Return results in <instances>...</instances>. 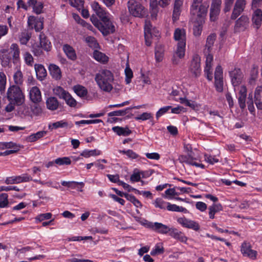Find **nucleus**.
<instances>
[{"label":"nucleus","mask_w":262,"mask_h":262,"mask_svg":"<svg viewBox=\"0 0 262 262\" xmlns=\"http://www.w3.org/2000/svg\"><path fill=\"white\" fill-rule=\"evenodd\" d=\"M9 53L12 55L14 63H16L19 61L20 50L17 44L13 43L11 45Z\"/></svg>","instance_id":"dca6fc26"},{"label":"nucleus","mask_w":262,"mask_h":262,"mask_svg":"<svg viewBox=\"0 0 262 262\" xmlns=\"http://www.w3.org/2000/svg\"><path fill=\"white\" fill-rule=\"evenodd\" d=\"M70 4L77 9H81L83 7L84 1L82 0H69Z\"/></svg>","instance_id":"8fccbe9b"},{"label":"nucleus","mask_w":262,"mask_h":262,"mask_svg":"<svg viewBox=\"0 0 262 262\" xmlns=\"http://www.w3.org/2000/svg\"><path fill=\"white\" fill-rule=\"evenodd\" d=\"M47 132L46 131H39L35 134H33L30 135L27 138V140L29 142H34L40 138L43 137L46 135Z\"/></svg>","instance_id":"c9c22d12"},{"label":"nucleus","mask_w":262,"mask_h":262,"mask_svg":"<svg viewBox=\"0 0 262 262\" xmlns=\"http://www.w3.org/2000/svg\"><path fill=\"white\" fill-rule=\"evenodd\" d=\"M14 83L17 85H21L23 83V75L20 70H17L13 75Z\"/></svg>","instance_id":"58836bf2"},{"label":"nucleus","mask_w":262,"mask_h":262,"mask_svg":"<svg viewBox=\"0 0 262 262\" xmlns=\"http://www.w3.org/2000/svg\"><path fill=\"white\" fill-rule=\"evenodd\" d=\"M127 8L130 14L134 17L143 18L147 15V9L140 2L137 1H128Z\"/></svg>","instance_id":"7ed1b4c3"},{"label":"nucleus","mask_w":262,"mask_h":262,"mask_svg":"<svg viewBox=\"0 0 262 262\" xmlns=\"http://www.w3.org/2000/svg\"><path fill=\"white\" fill-rule=\"evenodd\" d=\"M195 24L193 27V34L195 36L201 35L202 31V26L205 23V20L201 23V20H195Z\"/></svg>","instance_id":"72a5a7b5"},{"label":"nucleus","mask_w":262,"mask_h":262,"mask_svg":"<svg viewBox=\"0 0 262 262\" xmlns=\"http://www.w3.org/2000/svg\"><path fill=\"white\" fill-rule=\"evenodd\" d=\"M248 108L249 112L253 114L254 112V107L253 105V102L252 100V95H249L248 101H247Z\"/></svg>","instance_id":"bf43d9fd"},{"label":"nucleus","mask_w":262,"mask_h":262,"mask_svg":"<svg viewBox=\"0 0 262 262\" xmlns=\"http://www.w3.org/2000/svg\"><path fill=\"white\" fill-rule=\"evenodd\" d=\"M203 0H192L190 7V14L195 20H205L208 12L209 5L203 3Z\"/></svg>","instance_id":"f03ea898"},{"label":"nucleus","mask_w":262,"mask_h":262,"mask_svg":"<svg viewBox=\"0 0 262 262\" xmlns=\"http://www.w3.org/2000/svg\"><path fill=\"white\" fill-rule=\"evenodd\" d=\"M40 46L45 51L48 52L51 49V42L48 39L46 36L43 33L39 35Z\"/></svg>","instance_id":"393cba45"},{"label":"nucleus","mask_w":262,"mask_h":262,"mask_svg":"<svg viewBox=\"0 0 262 262\" xmlns=\"http://www.w3.org/2000/svg\"><path fill=\"white\" fill-rule=\"evenodd\" d=\"M185 46L186 44L185 43H178V47L174 55V58H175L176 56H178L179 58H182L184 57L185 55Z\"/></svg>","instance_id":"f704fd0d"},{"label":"nucleus","mask_w":262,"mask_h":262,"mask_svg":"<svg viewBox=\"0 0 262 262\" xmlns=\"http://www.w3.org/2000/svg\"><path fill=\"white\" fill-rule=\"evenodd\" d=\"M132 107H127L124 110H119L110 112L108 114L109 117L113 116H123L127 114Z\"/></svg>","instance_id":"37998d69"},{"label":"nucleus","mask_w":262,"mask_h":262,"mask_svg":"<svg viewBox=\"0 0 262 262\" xmlns=\"http://www.w3.org/2000/svg\"><path fill=\"white\" fill-rule=\"evenodd\" d=\"M216 36L215 34H211L207 37L206 43V48L207 49L208 52L210 51L211 47L213 45L214 41L216 39Z\"/></svg>","instance_id":"ea45409f"},{"label":"nucleus","mask_w":262,"mask_h":262,"mask_svg":"<svg viewBox=\"0 0 262 262\" xmlns=\"http://www.w3.org/2000/svg\"><path fill=\"white\" fill-rule=\"evenodd\" d=\"M95 80L99 88L104 92H110L113 89L114 80L113 73L108 70L102 69L95 75Z\"/></svg>","instance_id":"f257e3e1"},{"label":"nucleus","mask_w":262,"mask_h":262,"mask_svg":"<svg viewBox=\"0 0 262 262\" xmlns=\"http://www.w3.org/2000/svg\"><path fill=\"white\" fill-rule=\"evenodd\" d=\"M249 18L246 15H242L235 21L234 26V31L235 32H239L244 31L248 26Z\"/></svg>","instance_id":"ddd939ff"},{"label":"nucleus","mask_w":262,"mask_h":262,"mask_svg":"<svg viewBox=\"0 0 262 262\" xmlns=\"http://www.w3.org/2000/svg\"><path fill=\"white\" fill-rule=\"evenodd\" d=\"M180 100L181 103L184 104L186 106H189L191 108H194L196 106V104L193 102H191L185 98H180Z\"/></svg>","instance_id":"5fc2aeb1"},{"label":"nucleus","mask_w":262,"mask_h":262,"mask_svg":"<svg viewBox=\"0 0 262 262\" xmlns=\"http://www.w3.org/2000/svg\"><path fill=\"white\" fill-rule=\"evenodd\" d=\"M64 100L66 101L67 104L71 107H75L77 104V102L75 99L73 98L69 93Z\"/></svg>","instance_id":"09e8293b"},{"label":"nucleus","mask_w":262,"mask_h":262,"mask_svg":"<svg viewBox=\"0 0 262 262\" xmlns=\"http://www.w3.org/2000/svg\"><path fill=\"white\" fill-rule=\"evenodd\" d=\"M55 164L59 165H70L71 164V161L69 157H62L58 158L54 161Z\"/></svg>","instance_id":"a18cd8bd"},{"label":"nucleus","mask_w":262,"mask_h":262,"mask_svg":"<svg viewBox=\"0 0 262 262\" xmlns=\"http://www.w3.org/2000/svg\"><path fill=\"white\" fill-rule=\"evenodd\" d=\"M42 48L38 45L33 47L32 52L35 56H39L42 54Z\"/></svg>","instance_id":"e2e57ef3"},{"label":"nucleus","mask_w":262,"mask_h":262,"mask_svg":"<svg viewBox=\"0 0 262 262\" xmlns=\"http://www.w3.org/2000/svg\"><path fill=\"white\" fill-rule=\"evenodd\" d=\"M31 37L28 32L25 31L21 33L19 37V41L21 44L26 45Z\"/></svg>","instance_id":"49530a36"},{"label":"nucleus","mask_w":262,"mask_h":262,"mask_svg":"<svg viewBox=\"0 0 262 262\" xmlns=\"http://www.w3.org/2000/svg\"><path fill=\"white\" fill-rule=\"evenodd\" d=\"M94 58L98 61L105 63L107 62L108 58L104 53L95 50L93 53Z\"/></svg>","instance_id":"7c9ffc66"},{"label":"nucleus","mask_w":262,"mask_h":262,"mask_svg":"<svg viewBox=\"0 0 262 262\" xmlns=\"http://www.w3.org/2000/svg\"><path fill=\"white\" fill-rule=\"evenodd\" d=\"M34 69L37 79L40 81L43 80L47 75L44 66L41 64H35L34 65Z\"/></svg>","instance_id":"412c9836"},{"label":"nucleus","mask_w":262,"mask_h":262,"mask_svg":"<svg viewBox=\"0 0 262 262\" xmlns=\"http://www.w3.org/2000/svg\"><path fill=\"white\" fill-rule=\"evenodd\" d=\"M208 209L209 210V217L213 219L214 218V214L215 213L223 210V207L221 204H213L212 206L209 207Z\"/></svg>","instance_id":"c85d7f7f"},{"label":"nucleus","mask_w":262,"mask_h":262,"mask_svg":"<svg viewBox=\"0 0 262 262\" xmlns=\"http://www.w3.org/2000/svg\"><path fill=\"white\" fill-rule=\"evenodd\" d=\"M245 0H236L234 7L241 10L242 11H243L245 9Z\"/></svg>","instance_id":"6e6d98bb"},{"label":"nucleus","mask_w":262,"mask_h":262,"mask_svg":"<svg viewBox=\"0 0 262 262\" xmlns=\"http://www.w3.org/2000/svg\"><path fill=\"white\" fill-rule=\"evenodd\" d=\"M187 228L192 229L194 231H198L200 230V226L198 223L195 221L191 220L190 223H189Z\"/></svg>","instance_id":"13d9d810"},{"label":"nucleus","mask_w":262,"mask_h":262,"mask_svg":"<svg viewBox=\"0 0 262 262\" xmlns=\"http://www.w3.org/2000/svg\"><path fill=\"white\" fill-rule=\"evenodd\" d=\"M107 177L113 183H117L118 185L119 184V182H121L119 180V176L118 174L112 175V174H107Z\"/></svg>","instance_id":"338daca9"},{"label":"nucleus","mask_w":262,"mask_h":262,"mask_svg":"<svg viewBox=\"0 0 262 262\" xmlns=\"http://www.w3.org/2000/svg\"><path fill=\"white\" fill-rule=\"evenodd\" d=\"M252 22L256 29L259 28L262 21V11L259 9H256L252 16Z\"/></svg>","instance_id":"4be33fe9"},{"label":"nucleus","mask_w":262,"mask_h":262,"mask_svg":"<svg viewBox=\"0 0 262 262\" xmlns=\"http://www.w3.org/2000/svg\"><path fill=\"white\" fill-rule=\"evenodd\" d=\"M42 8L43 4L41 2H37L36 4L33 7L34 12L37 14H40L42 12Z\"/></svg>","instance_id":"052dcab7"},{"label":"nucleus","mask_w":262,"mask_h":262,"mask_svg":"<svg viewBox=\"0 0 262 262\" xmlns=\"http://www.w3.org/2000/svg\"><path fill=\"white\" fill-rule=\"evenodd\" d=\"M171 108V106H164L162 108H161L156 114V117L158 118L159 117L163 115L164 113H166Z\"/></svg>","instance_id":"69168bd1"},{"label":"nucleus","mask_w":262,"mask_h":262,"mask_svg":"<svg viewBox=\"0 0 262 262\" xmlns=\"http://www.w3.org/2000/svg\"><path fill=\"white\" fill-rule=\"evenodd\" d=\"M166 204L167 203L163 201L161 199H157L155 202V207L162 209H165Z\"/></svg>","instance_id":"864d4df0"},{"label":"nucleus","mask_w":262,"mask_h":262,"mask_svg":"<svg viewBox=\"0 0 262 262\" xmlns=\"http://www.w3.org/2000/svg\"><path fill=\"white\" fill-rule=\"evenodd\" d=\"M174 38L178 43L186 44V33L184 29L177 28L174 33Z\"/></svg>","instance_id":"5701e85b"},{"label":"nucleus","mask_w":262,"mask_h":262,"mask_svg":"<svg viewBox=\"0 0 262 262\" xmlns=\"http://www.w3.org/2000/svg\"><path fill=\"white\" fill-rule=\"evenodd\" d=\"M1 196L2 197L0 198V208L7 207L9 204L8 194L3 193L1 194Z\"/></svg>","instance_id":"de8ad7c7"},{"label":"nucleus","mask_w":262,"mask_h":262,"mask_svg":"<svg viewBox=\"0 0 262 262\" xmlns=\"http://www.w3.org/2000/svg\"><path fill=\"white\" fill-rule=\"evenodd\" d=\"M6 84V76L4 73H0V92L3 94L5 91Z\"/></svg>","instance_id":"c03bdc74"},{"label":"nucleus","mask_w":262,"mask_h":262,"mask_svg":"<svg viewBox=\"0 0 262 262\" xmlns=\"http://www.w3.org/2000/svg\"><path fill=\"white\" fill-rule=\"evenodd\" d=\"M68 125V123L67 122L64 121L63 120H61L59 121L53 123L52 124H50L49 126V128L52 130L53 129H57L60 127L63 128L67 127Z\"/></svg>","instance_id":"79ce46f5"},{"label":"nucleus","mask_w":262,"mask_h":262,"mask_svg":"<svg viewBox=\"0 0 262 262\" xmlns=\"http://www.w3.org/2000/svg\"><path fill=\"white\" fill-rule=\"evenodd\" d=\"M234 0H225L224 11L225 13L229 12L232 6Z\"/></svg>","instance_id":"0e129e2a"},{"label":"nucleus","mask_w":262,"mask_h":262,"mask_svg":"<svg viewBox=\"0 0 262 262\" xmlns=\"http://www.w3.org/2000/svg\"><path fill=\"white\" fill-rule=\"evenodd\" d=\"M112 130L119 136H127L132 133V130L128 127H122L120 126H115L112 128Z\"/></svg>","instance_id":"bb28decb"},{"label":"nucleus","mask_w":262,"mask_h":262,"mask_svg":"<svg viewBox=\"0 0 262 262\" xmlns=\"http://www.w3.org/2000/svg\"><path fill=\"white\" fill-rule=\"evenodd\" d=\"M183 0H175L174 1L172 17L174 21L177 20L179 18L181 12V7L183 5Z\"/></svg>","instance_id":"aec40b11"},{"label":"nucleus","mask_w":262,"mask_h":262,"mask_svg":"<svg viewBox=\"0 0 262 262\" xmlns=\"http://www.w3.org/2000/svg\"><path fill=\"white\" fill-rule=\"evenodd\" d=\"M99 30L104 35H107L115 31V26L110 20V17L101 21Z\"/></svg>","instance_id":"9d476101"},{"label":"nucleus","mask_w":262,"mask_h":262,"mask_svg":"<svg viewBox=\"0 0 262 262\" xmlns=\"http://www.w3.org/2000/svg\"><path fill=\"white\" fill-rule=\"evenodd\" d=\"M24 59L26 63L28 65L32 66L33 65L34 60L31 54L29 52H26L24 54Z\"/></svg>","instance_id":"3c124183"},{"label":"nucleus","mask_w":262,"mask_h":262,"mask_svg":"<svg viewBox=\"0 0 262 262\" xmlns=\"http://www.w3.org/2000/svg\"><path fill=\"white\" fill-rule=\"evenodd\" d=\"M75 93L80 97H84L88 94L86 89L81 85H76L73 87Z\"/></svg>","instance_id":"c756f323"},{"label":"nucleus","mask_w":262,"mask_h":262,"mask_svg":"<svg viewBox=\"0 0 262 262\" xmlns=\"http://www.w3.org/2000/svg\"><path fill=\"white\" fill-rule=\"evenodd\" d=\"M92 7L97 16L101 19V21L109 17V13L105 12L97 2H94L92 5Z\"/></svg>","instance_id":"4468645a"},{"label":"nucleus","mask_w":262,"mask_h":262,"mask_svg":"<svg viewBox=\"0 0 262 262\" xmlns=\"http://www.w3.org/2000/svg\"><path fill=\"white\" fill-rule=\"evenodd\" d=\"M169 235L173 238L181 242L186 243L187 241V237L185 235L184 233L179 231L176 228H171L169 231Z\"/></svg>","instance_id":"f3484780"},{"label":"nucleus","mask_w":262,"mask_h":262,"mask_svg":"<svg viewBox=\"0 0 262 262\" xmlns=\"http://www.w3.org/2000/svg\"><path fill=\"white\" fill-rule=\"evenodd\" d=\"M125 74L126 76V82L127 84H128L130 82L131 79L133 77V72L129 68L126 67L125 69Z\"/></svg>","instance_id":"603ef678"},{"label":"nucleus","mask_w":262,"mask_h":262,"mask_svg":"<svg viewBox=\"0 0 262 262\" xmlns=\"http://www.w3.org/2000/svg\"><path fill=\"white\" fill-rule=\"evenodd\" d=\"M222 0H212L210 8V19L215 21L220 13Z\"/></svg>","instance_id":"0eeeda50"},{"label":"nucleus","mask_w":262,"mask_h":262,"mask_svg":"<svg viewBox=\"0 0 262 262\" xmlns=\"http://www.w3.org/2000/svg\"><path fill=\"white\" fill-rule=\"evenodd\" d=\"M164 54V49L162 45H157L155 48V57L157 61L162 60Z\"/></svg>","instance_id":"473e14b6"},{"label":"nucleus","mask_w":262,"mask_h":262,"mask_svg":"<svg viewBox=\"0 0 262 262\" xmlns=\"http://www.w3.org/2000/svg\"><path fill=\"white\" fill-rule=\"evenodd\" d=\"M53 92L54 94L57 96H58L60 98H62L63 99L67 96L68 92L65 91L62 87L61 86H56L53 89Z\"/></svg>","instance_id":"e433bc0d"},{"label":"nucleus","mask_w":262,"mask_h":262,"mask_svg":"<svg viewBox=\"0 0 262 262\" xmlns=\"http://www.w3.org/2000/svg\"><path fill=\"white\" fill-rule=\"evenodd\" d=\"M152 117V115L150 113H143L141 115L136 117L135 119L137 120H146L147 119H150Z\"/></svg>","instance_id":"680f3d73"},{"label":"nucleus","mask_w":262,"mask_h":262,"mask_svg":"<svg viewBox=\"0 0 262 262\" xmlns=\"http://www.w3.org/2000/svg\"><path fill=\"white\" fill-rule=\"evenodd\" d=\"M205 160L211 164H213L215 163L219 162V160L211 155H205Z\"/></svg>","instance_id":"774afa93"},{"label":"nucleus","mask_w":262,"mask_h":262,"mask_svg":"<svg viewBox=\"0 0 262 262\" xmlns=\"http://www.w3.org/2000/svg\"><path fill=\"white\" fill-rule=\"evenodd\" d=\"M50 75L53 78L56 80H60L61 78V72L59 67L55 64H50L48 67Z\"/></svg>","instance_id":"a211bd4d"},{"label":"nucleus","mask_w":262,"mask_h":262,"mask_svg":"<svg viewBox=\"0 0 262 262\" xmlns=\"http://www.w3.org/2000/svg\"><path fill=\"white\" fill-rule=\"evenodd\" d=\"M214 85L218 92H222L224 90V81L223 69L221 66L216 67L214 72Z\"/></svg>","instance_id":"423d86ee"},{"label":"nucleus","mask_w":262,"mask_h":262,"mask_svg":"<svg viewBox=\"0 0 262 262\" xmlns=\"http://www.w3.org/2000/svg\"><path fill=\"white\" fill-rule=\"evenodd\" d=\"M100 154L101 151L96 149L90 150H85L80 154V156L85 158H89L91 156L99 155Z\"/></svg>","instance_id":"a19ab883"},{"label":"nucleus","mask_w":262,"mask_h":262,"mask_svg":"<svg viewBox=\"0 0 262 262\" xmlns=\"http://www.w3.org/2000/svg\"><path fill=\"white\" fill-rule=\"evenodd\" d=\"M229 75L233 86H237L242 83L244 75L240 69L234 68L229 71Z\"/></svg>","instance_id":"6e6552de"},{"label":"nucleus","mask_w":262,"mask_h":262,"mask_svg":"<svg viewBox=\"0 0 262 262\" xmlns=\"http://www.w3.org/2000/svg\"><path fill=\"white\" fill-rule=\"evenodd\" d=\"M150 227L156 232L161 234L169 233L171 229L167 226L158 222L151 223Z\"/></svg>","instance_id":"2eb2a0df"},{"label":"nucleus","mask_w":262,"mask_h":262,"mask_svg":"<svg viewBox=\"0 0 262 262\" xmlns=\"http://www.w3.org/2000/svg\"><path fill=\"white\" fill-rule=\"evenodd\" d=\"M85 41L88 43V45L91 48L97 49L99 47V44L97 42L95 37L91 36H87L85 38Z\"/></svg>","instance_id":"4c0bfd02"},{"label":"nucleus","mask_w":262,"mask_h":262,"mask_svg":"<svg viewBox=\"0 0 262 262\" xmlns=\"http://www.w3.org/2000/svg\"><path fill=\"white\" fill-rule=\"evenodd\" d=\"M52 214L51 213H46L40 214L37 215L36 217V220L39 222H41L45 220H48L51 218Z\"/></svg>","instance_id":"4d7b16f0"},{"label":"nucleus","mask_w":262,"mask_h":262,"mask_svg":"<svg viewBox=\"0 0 262 262\" xmlns=\"http://www.w3.org/2000/svg\"><path fill=\"white\" fill-rule=\"evenodd\" d=\"M200 61L201 58L199 55H193L190 66L189 70L195 77L200 76L201 74V70L200 68Z\"/></svg>","instance_id":"1a4fd4ad"},{"label":"nucleus","mask_w":262,"mask_h":262,"mask_svg":"<svg viewBox=\"0 0 262 262\" xmlns=\"http://www.w3.org/2000/svg\"><path fill=\"white\" fill-rule=\"evenodd\" d=\"M186 148L188 151H190V152L186 156L180 155L178 158L180 162L185 163L189 165L201 167L202 168H204V165L201 163H200V161L197 158L193 157L192 155L191 148L190 147H186Z\"/></svg>","instance_id":"39448f33"},{"label":"nucleus","mask_w":262,"mask_h":262,"mask_svg":"<svg viewBox=\"0 0 262 262\" xmlns=\"http://www.w3.org/2000/svg\"><path fill=\"white\" fill-rule=\"evenodd\" d=\"M167 205L166 208L169 211L184 213L187 212V210L183 207L179 206L175 204H171L169 203H167Z\"/></svg>","instance_id":"2f4dec72"},{"label":"nucleus","mask_w":262,"mask_h":262,"mask_svg":"<svg viewBox=\"0 0 262 262\" xmlns=\"http://www.w3.org/2000/svg\"><path fill=\"white\" fill-rule=\"evenodd\" d=\"M150 27V21H146L144 26V37L145 39V43L147 46H150L151 43V34L150 32L149 28Z\"/></svg>","instance_id":"cd10ccee"},{"label":"nucleus","mask_w":262,"mask_h":262,"mask_svg":"<svg viewBox=\"0 0 262 262\" xmlns=\"http://www.w3.org/2000/svg\"><path fill=\"white\" fill-rule=\"evenodd\" d=\"M7 99L10 102H13L16 105H21L25 100V96L18 86H11L7 91Z\"/></svg>","instance_id":"20e7f679"},{"label":"nucleus","mask_w":262,"mask_h":262,"mask_svg":"<svg viewBox=\"0 0 262 262\" xmlns=\"http://www.w3.org/2000/svg\"><path fill=\"white\" fill-rule=\"evenodd\" d=\"M32 178L27 174H24L23 176L11 177L7 178L5 183L7 184H17L21 182H26L31 181Z\"/></svg>","instance_id":"f8f14e48"},{"label":"nucleus","mask_w":262,"mask_h":262,"mask_svg":"<svg viewBox=\"0 0 262 262\" xmlns=\"http://www.w3.org/2000/svg\"><path fill=\"white\" fill-rule=\"evenodd\" d=\"M46 105L48 109L51 111L57 110L60 106L57 99L54 97H50L46 100Z\"/></svg>","instance_id":"b1692460"},{"label":"nucleus","mask_w":262,"mask_h":262,"mask_svg":"<svg viewBox=\"0 0 262 262\" xmlns=\"http://www.w3.org/2000/svg\"><path fill=\"white\" fill-rule=\"evenodd\" d=\"M241 252L245 256H247L252 259L256 258L257 252L251 249V244L247 242H244L241 245Z\"/></svg>","instance_id":"9b49d317"},{"label":"nucleus","mask_w":262,"mask_h":262,"mask_svg":"<svg viewBox=\"0 0 262 262\" xmlns=\"http://www.w3.org/2000/svg\"><path fill=\"white\" fill-rule=\"evenodd\" d=\"M30 98L34 103H37L41 100V92L37 86H34L30 90Z\"/></svg>","instance_id":"6ab92c4d"},{"label":"nucleus","mask_w":262,"mask_h":262,"mask_svg":"<svg viewBox=\"0 0 262 262\" xmlns=\"http://www.w3.org/2000/svg\"><path fill=\"white\" fill-rule=\"evenodd\" d=\"M63 50L68 57L71 60L76 59V54L73 48L69 45H64L63 46Z\"/></svg>","instance_id":"a878e982"}]
</instances>
